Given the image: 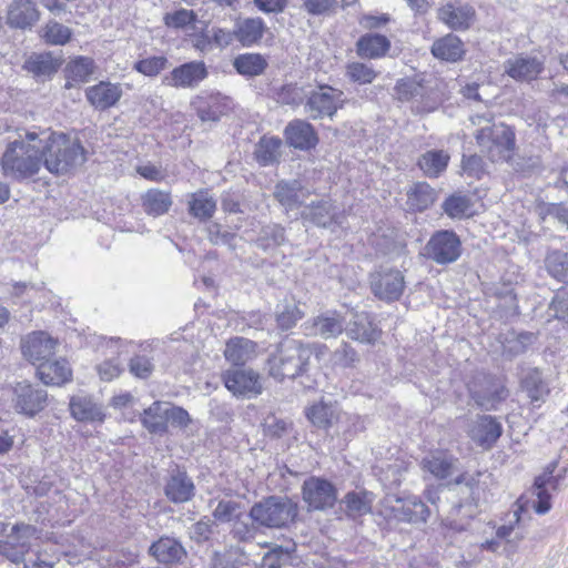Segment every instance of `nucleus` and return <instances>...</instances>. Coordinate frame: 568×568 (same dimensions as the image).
Returning a JSON list of instances; mask_svg holds the SVG:
<instances>
[{
	"mask_svg": "<svg viewBox=\"0 0 568 568\" xmlns=\"http://www.w3.org/2000/svg\"><path fill=\"white\" fill-rule=\"evenodd\" d=\"M42 140L40 133L27 131L9 142L1 159L3 174L13 180L36 175L42 166Z\"/></svg>",
	"mask_w": 568,
	"mask_h": 568,
	"instance_id": "1",
	"label": "nucleus"
},
{
	"mask_svg": "<svg viewBox=\"0 0 568 568\" xmlns=\"http://www.w3.org/2000/svg\"><path fill=\"white\" fill-rule=\"evenodd\" d=\"M474 125L478 126L474 133L477 145L491 162H509L516 150L515 131L499 122H494L491 113L475 114L470 116Z\"/></svg>",
	"mask_w": 568,
	"mask_h": 568,
	"instance_id": "2",
	"label": "nucleus"
},
{
	"mask_svg": "<svg viewBox=\"0 0 568 568\" xmlns=\"http://www.w3.org/2000/svg\"><path fill=\"white\" fill-rule=\"evenodd\" d=\"M42 165L53 174H65L87 161V153L78 139L64 133L40 132Z\"/></svg>",
	"mask_w": 568,
	"mask_h": 568,
	"instance_id": "3",
	"label": "nucleus"
},
{
	"mask_svg": "<svg viewBox=\"0 0 568 568\" xmlns=\"http://www.w3.org/2000/svg\"><path fill=\"white\" fill-rule=\"evenodd\" d=\"M313 351L296 339H284L268 359L270 375L282 381L306 372Z\"/></svg>",
	"mask_w": 568,
	"mask_h": 568,
	"instance_id": "4",
	"label": "nucleus"
},
{
	"mask_svg": "<svg viewBox=\"0 0 568 568\" xmlns=\"http://www.w3.org/2000/svg\"><path fill=\"white\" fill-rule=\"evenodd\" d=\"M297 516L296 505L287 497L271 496L254 504L250 510L253 524L266 528H283Z\"/></svg>",
	"mask_w": 568,
	"mask_h": 568,
	"instance_id": "5",
	"label": "nucleus"
},
{
	"mask_svg": "<svg viewBox=\"0 0 568 568\" xmlns=\"http://www.w3.org/2000/svg\"><path fill=\"white\" fill-rule=\"evenodd\" d=\"M306 416L320 428H328L336 424L337 430L346 438L364 429V422L359 416L342 413L333 403L321 400L307 408Z\"/></svg>",
	"mask_w": 568,
	"mask_h": 568,
	"instance_id": "6",
	"label": "nucleus"
},
{
	"mask_svg": "<svg viewBox=\"0 0 568 568\" xmlns=\"http://www.w3.org/2000/svg\"><path fill=\"white\" fill-rule=\"evenodd\" d=\"M396 98L402 102H410L412 112L425 114L438 108L439 99L434 89L417 78H403L394 88Z\"/></svg>",
	"mask_w": 568,
	"mask_h": 568,
	"instance_id": "7",
	"label": "nucleus"
},
{
	"mask_svg": "<svg viewBox=\"0 0 568 568\" xmlns=\"http://www.w3.org/2000/svg\"><path fill=\"white\" fill-rule=\"evenodd\" d=\"M38 529L28 524H16L4 540L0 541V556L13 564H20L30 551L33 540H37Z\"/></svg>",
	"mask_w": 568,
	"mask_h": 568,
	"instance_id": "8",
	"label": "nucleus"
},
{
	"mask_svg": "<svg viewBox=\"0 0 568 568\" xmlns=\"http://www.w3.org/2000/svg\"><path fill=\"white\" fill-rule=\"evenodd\" d=\"M343 103L344 94L341 90L322 85L311 92L304 109L312 119L316 120L324 116L332 118Z\"/></svg>",
	"mask_w": 568,
	"mask_h": 568,
	"instance_id": "9",
	"label": "nucleus"
},
{
	"mask_svg": "<svg viewBox=\"0 0 568 568\" xmlns=\"http://www.w3.org/2000/svg\"><path fill=\"white\" fill-rule=\"evenodd\" d=\"M462 254V243L453 231H438L427 242L425 255L437 264H449Z\"/></svg>",
	"mask_w": 568,
	"mask_h": 568,
	"instance_id": "10",
	"label": "nucleus"
},
{
	"mask_svg": "<svg viewBox=\"0 0 568 568\" xmlns=\"http://www.w3.org/2000/svg\"><path fill=\"white\" fill-rule=\"evenodd\" d=\"M12 393L13 408L19 414L33 417L45 407L47 392L26 381L16 383Z\"/></svg>",
	"mask_w": 568,
	"mask_h": 568,
	"instance_id": "11",
	"label": "nucleus"
},
{
	"mask_svg": "<svg viewBox=\"0 0 568 568\" xmlns=\"http://www.w3.org/2000/svg\"><path fill=\"white\" fill-rule=\"evenodd\" d=\"M437 19L450 30L466 31L476 21V10L467 2L449 0L438 8Z\"/></svg>",
	"mask_w": 568,
	"mask_h": 568,
	"instance_id": "12",
	"label": "nucleus"
},
{
	"mask_svg": "<svg viewBox=\"0 0 568 568\" xmlns=\"http://www.w3.org/2000/svg\"><path fill=\"white\" fill-rule=\"evenodd\" d=\"M203 61H190L174 68L162 78V84L176 89H194L207 77Z\"/></svg>",
	"mask_w": 568,
	"mask_h": 568,
	"instance_id": "13",
	"label": "nucleus"
},
{
	"mask_svg": "<svg viewBox=\"0 0 568 568\" xmlns=\"http://www.w3.org/2000/svg\"><path fill=\"white\" fill-rule=\"evenodd\" d=\"M303 499L311 509L323 510L334 506L337 494L332 483L318 477L306 479L302 487Z\"/></svg>",
	"mask_w": 568,
	"mask_h": 568,
	"instance_id": "14",
	"label": "nucleus"
},
{
	"mask_svg": "<svg viewBox=\"0 0 568 568\" xmlns=\"http://www.w3.org/2000/svg\"><path fill=\"white\" fill-rule=\"evenodd\" d=\"M545 60L530 54H516L504 62V72L520 82L536 80L544 71Z\"/></svg>",
	"mask_w": 568,
	"mask_h": 568,
	"instance_id": "15",
	"label": "nucleus"
},
{
	"mask_svg": "<svg viewBox=\"0 0 568 568\" xmlns=\"http://www.w3.org/2000/svg\"><path fill=\"white\" fill-rule=\"evenodd\" d=\"M223 382L234 396L251 398L262 393L260 375L252 369H229L223 374Z\"/></svg>",
	"mask_w": 568,
	"mask_h": 568,
	"instance_id": "16",
	"label": "nucleus"
},
{
	"mask_svg": "<svg viewBox=\"0 0 568 568\" xmlns=\"http://www.w3.org/2000/svg\"><path fill=\"white\" fill-rule=\"evenodd\" d=\"M57 339L47 332L38 331L28 334L21 342V351L26 359L33 365L48 361L54 353Z\"/></svg>",
	"mask_w": 568,
	"mask_h": 568,
	"instance_id": "17",
	"label": "nucleus"
},
{
	"mask_svg": "<svg viewBox=\"0 0 568 568\" xmlns=\"http://www.w3.org/2000/svg\"><path fill=\"white\" fill-rule=\"evenodd\" d=\"M372 291L375 296L384 301H397L404 291V275L398 270L381 271L372 276Z\"/></svg>",
	"mask_w": 568,
	"mask_h": 568,
	"instance_id": "18",
	"label": "nucleus"
},
{
	"mask_svg": "<svg viewBox=\"0 0 568 568\" xmlns=\"http://www.w3.org/2000/svg\"><path fill=\"white\" fill-rule=\"evenodd\" d=\"M345 328V318L337 311H326L304 323L305 333L322 338L337 337Z\"/></svg>",
	"mask_w": 568,
	"mask_h": 568,
	"instance_id": "19",
	"label": "nucleus"
},
{
	"mask_svg": "<svg viewBox=\"0 0 568 568\" xmlns=\"http://www.w3.org/2000/svg\"><path fill=\"white\" fill-rule=\"evenodd\" d=\"M302 217L317 226L331 227L333 224L342 225L344 214L329 200H321L305 206Z\"/></svg>",
	"mask_w": 568,
	"mask_h": 568,
	"instance_id": "20",
	"label": "nucleus"
},
{
	"mask_svg": "<svg viewBox=\"0 0 568 568\" xmlns=\"http://www.w3.org/2000/svg\"><path fill=\"white\" fill-rule=\"evenodd\" d=\"M123 94L120 83L100 81L85 90L88 102L97 110H106L115 105Z\"/></svg>",
	"mask_w": 568,
	"mask_h": 568,
	"instance_id": "21",
	"label": "nucleus"
},
{
	"mask_svg": "<svg viewBox=\"0 0 568 568\" xmlns=\"http://www.w3.org/2000/svg\"><path fill=\"white\" fill-rule=\"evenodd\" d=\"M458 459L446 450H432L426 454L420 467L436 479H446L456 470Z\"/></svg>",
	"mask_w": 568,
	"mask_h": 568,
	"instance_id": "22",
	"label": "nucleus"
},
{
	"mask_svg": "<svg viewBox=\"0 0 568 568\" xmlns=\"http://www.w3.org/2000/svg\"><path fill=\"white\" fill-rule=\"evenodd\" d=\"M501 424L489 415L478 416L469 429L471 439L485 449L490 448L501 436Z\"/></svg>",
	"mask_w": 568,
	"mask_h": 568,
	"instance_id": "23",
	"label": "nucleus"
},
{
	"mask_svg": "<svg viewBox=\"0 0 568 568\" xmlns=\"http://www.w3.org/2000/svg\"><path fill=\"white\" fill-rule=\"evenodd\" d=\"M39 20V11L32 0H13L7 10V23L12 28H31Z\"/></svg>",
	"mask_w": 568,
	"mask_h": 568,
	"instance_id": "24",
	"label": "nucleus"
},
{
	"mask_svg": "<svg viewBox=\"0 0 568 568\" xmlns=\"http://www.w3.org/2000/svg\"><path fill=\"white\" fill-rule=\"evenodd\" d=\"M285 138L291 146L300 150H310L318 142L314 128L304 120L290 122L285 128Z\"/></svg>",
	"mask_w": 568,
	"mask_h": 568,
	"instance_id": "25",
	"label": "nucleus"
},
{
	"mask_svg": "<svg viewBox=\"0 0 568 568\" xmlns=\"http://www.w3.org/2000/svg\"><path fill=\"white\" fill-rule=\"evenodd\" d=\"M399 506L393 507L394 517L397 520L410 524H424L427 521L430 510L418 497L396 498Z\"/></svg>",
	"mask_w": 568,
	"mask_h": 568,
	"instance_id": "26",
	"label": "nucleus"
},
{
	"mask_svg": "<svg viewBox=\"0 0 568 568\" xmlns=\"http://www.w3.org/2000/svg\"><path fill=\"white\" fill-rule=\"evenodd\" d=\"M195 106L197 115L202 121L215 122L231 109V101L221 93H211L205 97H199Z\"/></svg>",
	"mask_w": 568,
	"mask_h": 568,
	"instance_id": "27",
	"label": "nucleus"
},
{
	"mask_svg": "<svg viewBox=\"0 0 568 568\" xmlns=\"http://www.w3.org/2000/svg\"><path fill=\"white\" fill-rule=\"evenodd\" d=\"M37 374L43 384L60 386L71 379L72 371L65 359L50 358L38 364Z\"/></svg>",
	"mask_w": 568,
	"mask_h": 568,
	"instance_id": "28",
	"label": "nucleus"
},
{
	"mask_svg": "<svg viewBox=\"0 0 568 568\" xmlns=\"http://www.w3.org/2000/svg\"><path fill=\"white\" fill-rule=\"evenodd\" d=\"M308 195V190L304 189L296 180L281 181L274 191V196L287 211L298 209Z\"/></svg>",
	"mask_w": 568,
	"mask_h": 568,
	"instance_id": "29",
	"label": "nucleus"
},
{
	"mask_svg": "<svg viewBox=\"0 0 568 568\" xmlns=\"http://www.w3.org/2000/svg\"><path fill=\"white\" fill-rule=\"evenodd\" d=\"M430 52L436 59L447 62H457L463 59L466 49L460 38L448 33L434 41Z\"/></svg>",
	"mask_w": 568,
	"mask_h": 568,
	"instance_id": "30",
	"label": "nucleus"
},
{
	"mask_svg": "<svg viewBox=\"0 0 568 568\" xmlns=\"http://www.w3.org/2000/svg\"><path fill=\"white\" fill-rule=\"evenodd\" d=\"M345 331L349 338L367 344L375 343L381 336V331L374 326L366 313H356Z\"/></svg>",
	"mask_w": 568,
	"mask_h": 568,
	"instance_id": "31",
	"label": "nucleus"
},
{
	"mask_svg": "<svg viewBox=\"0 0 568 568\" xmlns=\"http://www.w3.org/2000/svg\"><path fill=\"white\" fill-rule=\"evenodd\" d=\"M390 40L379 33H366L356 42V53L364 59H379L390 50Z\"/></svg>",
	"mask_w": 568,
	"mask_h": 568,
	"instance_id": "32",
	"label": "nucleus"
},
{
	"mask_svg": "<svg viewBox=\"0 0 568 568\" xmlns=\"http://www.w3.org/2000/svg\"><path fill=\"white\" fill-rule=\"evenodd\" d=\"M70 412L79 422H102L105 417L101 405L85 395H77L70 399Z\"/></svg>",
	"mask_w": 568,
	"mask_h": 568,
	"instance_id": "33",
	"label": "nucleus"
},
{
	"mask_svg": "<svg viewBox=\"0 0 568 568\" xmlns=\"http://www.w3.org/2000/svg\"><path fill=\"white\" fill-rule=\"evenodd\" d=\"M149 552L162 564L178 562L185 556V550L181 542L171 537H161L151 545Z\"/></svg>",
	"mask_w": 568,
	"mask_h": 568,
	"instance_id": "34",
	"label": "nucleus"
},
{
	"mask_svg": "<svg viewBox=\"0 0 568 568\" xmlns=\"http://www.w3.org/2000/svg\"><path fill=\"white\" fill-rule=\"evenodd\" d=\"M224 356L233 365H244L256 356V344L245 337L231 338L225 345Z\"/></svg>",
	"mask_w": 568,
	"mask_h": 568,
	"instance_id": "35",
	"label": "nucleus"
},
{
	"mask_svg": "<svg viewBox=\"0 0 568 568\" xmlns=\"http://www.w3.org/2000/svg\"><path fill=\"white\" fill-rule=\"evenodd\" d=\"M406 205L409 211L422 212L434 204L437 192L426 182L414 183L406 192Z\"/></svg>",
	"mask_w": 568,
	"mask_h": 568,
	"instance_id": "36",
	"label": "nucleus"
},
{
	"mask_svg": "<svg viewBox=\"0 0 568 568\" xmlns=\"http://www.w3.org/2000/svg\"><path fill=\"white\" fill-rule=\"evenodd\" d=\"M234 29L236 40L243 47H252L262 39L266 27L261 18H246L237 21Z\"/></svg>",
	"mask_w": 568,
	"mask_h": 568,
	"instance_id": "37",
	"label": "nucleus"
},
{
	"mask_svg": "<svg viewBox=\"0 0 568 568\" xmlns=\"http://www.w3.org/2000/svg\"><path fill=\"white\" fill-rule=\"evenodd\" d=\"M233 67L241 75L254 78L264 73L268 61L261 53H242L234 58Z\"/></svg>",
	"mask_w": 568,
	"mask_h": 568,
	"instance_id": "38",
	"label": "nucleus"
},
{
	"mask_svg": "<svg viewBox=\"0 0 568 568\" xmlns=\"http://www.w3.org/2000/svg\"><path fill=\"white\" fill-rule=\"evenodd\" d=\"M165 495L173 503H185L194 495V485L184 473L172 475L165 486Z\"/></svg>",
	"mask_w": 568,
	"mask_h": 568,
	"instance_id": "39",
	"label": "nucleus"
},
{
	"mask_svg": "<svg viewBox=\"0 0 568 568\" xmlns=\"http://www.w3.org/2000/svg\"><path fill=\"white\" fill-rule=\"evenodd\" d=\"M165 402H154L149 408L144 409L142 424L152 434L162 435L168 430Z\"/></svg>",
	"mask_w": 568,
	"mask_h": 568,
	"instance_id": "40",
	"label": "nucleus"
},
{
	"mask_svg": "<svg viewBox=\"0 0 568 568\" xmlns=\"http://www.w3.org/2000/svg\"><path fill=\"white\" fill-rule=\"evenodd\" d=\"M449 154L444 150H430L418 159V166L428 178L439 176L447 168Z\"/></svg>",
	"mask_w": 568,
	"mask_h": 568,
	"instance_id": "41",
	"label": "nucleus"
},
{
	"mask_svg": "<svg viewBox=\"0 0 568 568\" xmlns=\"http://www.w3.org/2000/svg\"><path fill=\"white\" fill-rule=\"evenodd\" d=\"M171 205V194L166 191L150 189L142 195V206L149 215H163L169 212Z\"/></svg>",
	"mask_w": 568,
	"mask_h": 568,
	"instance_id": "42",
	"label": "nucleus"
},
{
	"mask_svg": "<svg viewBox=\"0 0 568 568\" xmlns=\"http://www.w3.org/2000/svg\"><path fill=\"white\" fill-rule=\"evenodd\" d=\"M65 71L68 74L65 87L70 88L72 85L71 81L77 83L89 81L94 72V62L90 58L79 57L68 63Z\"/></svg>",
	"mask_w": 568,
	"mask_h": 568,
	"instance_id": "43",
	"label": "nucleus"
},
{
	"mask_svg": "<svg viewBox=\"0 0 568 568\" xmlns=\"http://www.w3.org/2000/svg\"><path fill=\"white\" fill-rule=\"evenodd\" d=\"M282 141L275 136H263L255 148V159L261 165H270L280 158Z\"/></svg>",
	"mask_w": 568,
	"mask_h": 568,
	"instance_id": "44",
	"label": "nucleus"
},
{
	"mask_svg": "<svg viewBox=\"0 0 568 568\" xmlns=\"http://www.w3.org/2000/svg\"><path fill=\"white\" fill-rule=\"evenodd\" d=\"M523 387L534 404L539 405L549 394V388L544 382L540 371L532 369L523 379Z\"/></svg>",
	"mask_w": 568,
	"mask_h": 568,
	"instance_id": "45",
	"label": "nucleus"
},
{
	"mask_svg": "<svg viewBox=\"0 0 568 568\" xmlns=\"http://www.w3.org/2000/svg\"><path fill=\"white\" fill-rule=\"evenodd\" d=\"M343 503L347 515L352 518L366 515L372 509L371 494L366 491H351L345 495Z\"/></svg>",
	"mask_w": 568,
	"mask_h": 568,
	"instance_id": "46",
	"label": "nucleus"
},
{
	"mask_svg": "<svg viewBox=\"0 0 568 568\" xmlns=\"http://www.w3.org/2000/svg\"><path fill=\"white\" fill-rule=\"evenodd\" d=\"M545 264L548 273L556 280L568 282V253L551 250L547 253Z\"/></svg>",
	"mask_w": 568,
	"mask_h": 568,
	"instance_id": "47",
	"label": "nucleus"
},
{
	"mask_svg": "<svg viewBox=\"0 0 568 568\" xmlns=\"http://www.w3.org/2000/svg\"><path fill=\"white\" fill-rule=\"evenodd\" d=\"M190 213L200 220H207L213 216L216 202L207 192H197L192 195L189 202Z\"/></svg>",
	"mask_w": 568,
	"mask_h": 568,
	"instance_id": "48",
	"label": "nucleus"
},
{
	"mask_svg": "<svg viewBox=\"0 0 568 568\" xmlns=\"http://www.w3.org/2000/svg\"><path fill=\"white\" fill-rule=\"evenodd\" d=\"M244 509L241 503L232 499H221L212 511L213 518L222 524L234 523L242 518Z\"/></svg>",
	"mask_w": 568,
	"mask_h": 568,
	"instance_id": "49",
	"label": "nucleus"
},
{
	"mask_svg": "<svg viewBox=\"0 0 568 568\" xmlns=\"http://www.w3.org/2000/svg\"><path fill=\"white\" fill-rule=\"evenodd\" d=\"M508 395L504 386H493L489 390L480 393L474 392L471 397L476 404L485 410H494L498 404L506 399Z\"/></svg>",
	"mask_w": 568,
	"mask_h": 568,
	"instance_id": "50",
	"label": "nucleus"
},
{
	"mask_svg": "<svg viewBox=\"0 0 568 568\" xmlns=\"http://www.w3.org/2000/svg\"><path fill=\"white\" fill-rule=\"evenodd\" d=\"M285 241L284 229L277 224L263 226L256 239V245L264 251L283 244Z\"/></svg>",
	"mask_w": 568,
	"mask_h": 568,
	"instance_id": "51",
	"label": "nucleus"
},
{
	"mask_svg": "<svg viewBox=\"0 0 568 568\" xmlns=\"http://www.w3.org/2000/svg\"><path fill=\"white\" fill-rule=\"evenodd\" d=\"M346 77L359 84H368L377 77L372 65L363 62H352L346 65Z\"/></svg>",
	"mask_w": 568,
	"mask_h": 568,
	"instance_id": "52",
	"label": "nucleus"
},
{
	"mask_svg": "<svg viewBox=\"0 0 568 568\" xmlns=\"http://www.w3.org/2000/svg\"><path fill=\"white\" fill-rule=\"evenodd\" d=\"M470 206V200L465 195H452L443 203V210L453 219L467 215Z\"/></svg>",
	"mask_w": 568,
	"mask_h": 568,
	"instance_id": "53",
	"label": "nucleus"
},
{
	"mask_svg": "<svg viewBox=\"0 0 568 568\" xmlns=\"http://www.w3.org/2000/svg\"><path fill=\"white\" fill-rule=\"evenodd\" d=\"M292 556L282 547H275L262 558V568H290Z\"/></svg>",
	"mask_w": 568,
	"mask_h": 568,
	"instance_id": "54",
	"label": "nucleus"
},
{
	"mask_svg": "<svg viewBox=\"0 0 568 568\" xmlns=\"http://www.w3.org/2000/svg\"><path fill=\"white\" fill-rule=\"evenodd\" d=\"M24 69L38 77L50 75L55 71L52 59L43 54L30 57L24 63Z\"/></svg>",
	"mask_w": 568,
	"mask_h": 568,
	"instance_id": "55",
	"label": "nucleus"
},
{
	"mask_svg": "<svg viewBox=\"0 0 568 568\" xmlns=\"http://www.w3.org/2000/svg\"><path fill=\"white\" fill-rule=\"evenodd\" d=\"M168 59L163 55L142 59L134 64V70L146 77H155L168 68Z\"/></svg>",
	"mask_w": 568,
	"mask_h": 568,
	"instance_id": "56",
	"label": "nucleus"
},
{
	"mask_svg": "<svg viewBox=\"0 0 568 568\" xmlns=\"http://www.w3.org/2000/svg\"><path fill=\"white\" fill-rule=\"evenodd\" d=\"M43 37L48 43L64 44L69 41L71 31L59 22H50L45 27Z\"/></svg>",
	"mask_w": 568,
	"mask_h": 568,
	"instance_id": "57",
	"label": "nucleus"
},
{
	"mask_svg": "<svg viewBox=\"0 0 568 568\" xmlns=\"http://www.w3.org/2000/svg\"><path fill=\"white\" fill-rule=\"evenodd\" d=\"M303 317V313L296 305H284L277 311L276 322L282 329L292 328L297 321Z\"/></svg>",
	"mask_w": 568,
	"mask_h": 568,
	"instance_id": "58",
	"label": "nucleus"
},
{
	"mask_svg": "<svg viewBox=\"0 0 568 568\" xmlns=\"http://www.w3.org/2000/svg\"><path fill=\"white\" fill-rule=\"evenodd\" d=\"M195 13L192 10L180 9L164 16V23L169 28L182 29L195 21Z\"/></svg>",
	"mask_w": 568,
	"mask_h": 568,
	"instance_id": "59",
	"label": "nucleus"
},
{
	"mask_svg": "<svg viewBox=\"0 0 568 568\" xmlns=\"http://www.w3.org/2000/svg\"><path fill=\"white\" fill-rule=\"evenodd\" d=\"M154 365L151 359L143 355H136L129 363V371L138 378L145 379L151 376Z\"/></svg>",
	"mask_w": 568,
	"mask_h": 568,
	"instance_id": "60",
	"label": "nucleus"
},
{
	"mask_svg": "<svg viewBox=\"0 0 568 568\" xmlns=\"http://www.w3.org/2000/svg\"><path fill=\"white\" fill-rule=\"evenodd\" d=\"M405 471L406 467H404V464L402 462H395L394 464H389L383 471L382 479L389 488H395L403 481Z\"/></svg>",
	"mask_w": 568,
	"mask_h": 568,
	"instance_id": "61",
	"label": "nucleus"
},
{
	"mask_svg": "<svg viewBox=\"0 0 568 568\" xmlns=\"http://www.w3.org/2000/svg\"><path fill=\"white\" fill-rule=\"evenodd\" d=\"M357 361L358 356L356 351L345 343L333 353V362L335 365L348 367L354 365Z\"/></svg>",
	"mask_w": 568,
	"mask_h": 568,
	"instance_id": "62",
	"label": "nucleus"
},
{
	"mask_svg": "<svg viewBox=\"0 0 568 568\" xmlns=\"http://www.w3.org/2000/svg\"><path fill=\"white\" fill-rule=\"evenodd\" d=\"M462 168L466 174L476 179H480L486 171L483 158L477 154L464 156Z\"/></svg>",
	"mask_w": 568,
	"mask_h": 568,
	"instance_id": "63",
	"label": "nucleus"
},
{
	"mask_svg": "<svg viewBox=\"0 0 568 568\" xmlns=\"http://www.w3.org/2000/svg\"><path fill=\"white\" fill-rule=\"evenodd\" d=\"M552 316L568 324V294H556L549 304Z\"/></svg>",
	"mask_w": 568,
	"mask_h": 568,
	"instance_id": "64",
	"label": "nucleus"
}]
</instances>
